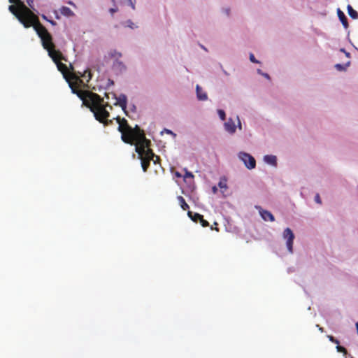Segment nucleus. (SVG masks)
I'll list each match as a JSON object with an SVG mask.
<instances>
[{
    "label": "nucleus",
    "mask_w": 358,
    "mask_h": 358,
    "mask_svg": "<svg viewBox=\"0 0 358 358\" xmlns=\"http://www.w3.org/2000/svg\"><path fill=\"white\" fill-rule=\"evenodd\" d=\"M10 3L16 4L17 6H20L21 8L24 10L25 13L27 14L31 13V10L28 8L22 1L20 0H9Z\"/></svg>",
    "instance_id": "obj_10"
},
{
    "label": "nucleus",
    "mask_w": 358,
    "mask_h": 358,
    "mask_svg": "<svg viewBox=\"0 0 358 358\" xmlns=\"http://www.w3.org/2000/svg\"><path fill=\"white\" fill-rule=\"evenodd\" d=\"M316 327L318 328L320 331H321V332L324 331V328L321 327L319 324H317Z\"/></svg>",
    "instance_id": "obj_34"
},
{
    "label": "nucleus",
    "mask_w": 358,
    "mask_h": 358,
    "mask_svg": "<svg viewBox=\"0 0 358 358\" xmlns=\"http://www.w3.org/2000/svg\"><path fill=\"white\" fill-rule=\"evenodd\" d=\"M255 208L259 210V214L264 221L273 222L275 220L274 216L271 212L262 209L259 206H256Z\"/></svg>",
    "instance_id": "obj_8"
},
{
    "label": "nucleus",
    "mask_w": 358,
    "mask_h": 358,
    "mask_svg": "<svg viewBox=\"0 0 358 358\" xmlns=\"http://www.w3.org/2000/svg\"><path fill=\"white\" fill-rule=\"evenodd\" d=\"M223 71H224V73L225 75H227V76H228V75H229V73H228L226 71H224V70Z\"/></svg>",
    "instance_id": "obj_42"
},
{
    "label": "nucleus",
    "mask_w": 358,
    "mask_h": 358,
    "mask_svg": "<svg viewBox=\"0 0 358 358\" xmlns=\"http://www.w3.org/2000/svg\"><path fill=\"white\" fill-rule=\"evenodd\" d=\"M340 50H341V52H344L348 58H349L350 57V54L349 52H346L344 48H341Z\"/></svg>",
    "instance_id": "obj_29"
},
{
    "label": "nucleus",
    "mask_w": 358,
    "mask_h": 358,
    "mask_svg": "<svg viewBox=\"0 0 358 358\" xmlns=\"http://www.w3.org/2000/svg\"><path fill=\"white\" fill-rule=\"evenodd\" d=\"M184 177L185 178H193L194 176H193L192 173H191V172H189V171L186 170L185 174Z\"/></svg>",
    "instance_id": "obj_26"
},
{
    "label": "nucleus",
    "mask_w": 358,
    "mask_h": 358,
    "mask_svg": "<svg viewBox=\"0 0 358 358\" xmlns=\"http://www.w3.org/2000/svg\"><path fill=\"white\" fill-rule=\"evenodd\" d=\"M238 157L248 169L255 168L256 160L252 155L246 152H241Z\"/></svg>",
    "instance_id": "obj_5"
},
{
    "label": "nucleus",
    "mask_w": 358,
    "mask_h": 358,
    "mask_svg": "<svg viewBox=\"0 0 358 358\" xmlns=\"http://www.w3.org/2000/svg\"><path fill=\"white\" fill-rule=\"evenodd\" d=\"M164 131L166 133V134H173V131L169 130V129H164Z\"/></svg>",
    "instance_id": "obj_33"
},
{
    "label": "nucleus",
    "mask_w": 358,
    "mask_h": 358,
    "mask_svg": "<svg viewBox=\"0 0 358 358\" xmlns=\"http://www.w3.org/2000/svg\"><path fill=\"white\" fill-rule=\"evenodd\" d=\"M224 128L230 134L236 131V125L234 122L230 118L224 123Z\"/></svg>",
    "instance_id": "obj_9"
},
{
    "label": "nucleus",
    "mask_w": 358,
    "mask_h": 358,
    "mask_svg": "<svg viewBox=\"0 0 358 358\" xmlns=\"http://www.w3.org/2000/svg\"><path fill=\"white\" fill-rule=\"evenodd\" d=\"M60 13L62 15L67 17L72 16L73 15V12L66 6H62L60 8Z\"/></svg>",
    "instance_id": "obj_16"
},
{
    "label": "nucleus",
    "mask_w": 358,
    "mask_h": 358,
    "mask_svg": "<svg viewBox=\"0 0 358 358\" xmlns=\"http://www.w3.org/2000/svg\"><path fill=\"white\" fill-rule=\"evenodd\" d=\"M176 176L177 177H178V178H180V177L182 176H181V174H180V173H179L178 172H176Z\"/></svg>",
    "instance_id": "obj_39"
},
{
    "label": "nucleus",
    "mask_w": 358,
    "mask_h": 358,
    "mask_svg": "<svg viewBox=\"0 0 358 358\" xmlns=\"http://www.w3.org/2000/svg\"><path fill=\"white\" fill-rule=\"evenodd\" d=\"M26 2L31 8H34V0H26Z\"/></svg>",
    "instance_id": "obj_27"
},
{
    "label": "nucleus",
    "mask_w": 358,
    "mask_h": 358,
    "mask_svg": "<svg viewBox=\"0 0 358 358\" xmlns=\"http://www.w3.org/2000/svg\"><path fill=\"white\" fill-rule=\"evenodd\" d=\"M283 238L287 240V248L289 252H293V241L294 234L289 228H286L282 234Z\"/></svg>",
    "instance_id": "obj_6"
},
{
    "label": "nucleus",
    "mask_w": 358,
    "mask_h": 358,
    "mask_svg": "<svg viewBox=\"0 0 358 358\" xmlns=\"http://www.w3.org/2000/svg\"><path fill=\"white\" fill-rule=\"evenodd\" d=\"M337 13H338V17L340 21L341 22L342 24L345 27V29H348L349 25H348L347 17L345 16L344 13L338 8Z\"/></svg>",
    "instance_id": "obj_11"
},
{
    "label": "nucleus",
    "mask_w": 358,
    "mask_h": 358,
    "mask_svg": "<svg viewBox=\"0 0 358 358\" xmlns=\"http://www.w3.org/2000/svg\"><path fill=\"white\" fill-rule=\"evenodd\" d=\"M117 8H110V9L109 10L110 13L112 15H113L115 13H116V12H117Z\"/></svg>",
    "instance_id": "obj_31"
},
{
    "label": "nucleus",
    "mask_w": 358,
    "mask_h": 358,
    "mask_svg": "<svg viewBox=\"0 0 358 358\" xmlns=\"http://www.w3.org/2000/svg\"><path fill=\"white\" fill-rule=\"evenodd\" d=\"M196 96L199 100L200 101H206L208 99V96L206 92H204L201 87L196 85Z\"/></svg>",
    "instance_id": "obj_12"
},
{
    "label": "nucleus",
    "mask_w": 358,
    "mask_h": 358,
    "mask_svg": "<svg viewBox=\"0 0 358 358\" xmlns=\"http://www.w3.org/2000/svg\"><path fill=\"white\" fill-rule=\"evenodd\" d=\"M129 2H130V5H131V8H132L133 9H135V5H134V3L131 1V0H129Z\"/></svg>",
    "instance_id": "obj_36"
},
{
    "label": "nucleus",
    "mask_w": 358,
    "mask_h": 358,
    "mask_svg": "<svg viewBox=\"0 0 358 358\" xmlns=\"http://www.w3.org/2000/svg\"><path fill=\"white\" fill-rule=\"evenodd\" d=\"M238 123H239V127H240V129H241V122H240V120L238 118Z\"/></svg>",
    "instance_id": "obj_41"
},
{
    "label": "nucleus",
    "mask_w": 358,
    "mask_h": 358,
    "mask_svg": "<svg viewBox=\"0 0 358 358\" xmlns=\"http://www.w3.org/2000/svg\"><path fill=\"white\" fill-rule=\"evenodd\" d=\"M115 105L120 106L125 113V114L128 115L127 112L126 110L127 105V98L125 94H122L117 98H116V102L115 103Z\"/></svg>",
    "instance_id": "obj_7"
},
{
    "label": "nucleus",
    "mask_w": 358,
    "mask_h": 358,
    "mask_svg": "<svg viewBox=\"0 0 358 358\" xmlns=\"http://www.w3.org/2000/svg\"><path fill=\"white\" fill-rule=\"evenodd\" d=\"M315 201H320V196L318 194H317L315 196Z\"/></svg>",
    "instance_id": "obj_32"
},
{
    "label": "nucleus",
    "mask_w": 358,
    "mask_h": 358,
    "mask_svg": "<svg viewBox=\"0 0 358 358\" xmlns=\"http://www.w3.org/2000/svg\"><path fill=\"white\" fill-rule=\"evenodd\" d=\"M250 60L253 63H259V61L255 59L252 53L250 55Z\"/></svg>",
    "instance_id": "obj_24"
},
{
    "label": "nucleus",
    "mask_w": 358,
    "mask_h": 358,
    "mask_svg": "<svg viewBox=\"0 0 358 358\" xmlns=\"http://www.w3.org/2000/svg\"><path fill=\"white\" fill-rule=\"evenodd\" d=\"M264 161L271 165H276V157L274 155H266Z\"/></svg>",
    "instance_id": "obj_17"
},
{
    "label": "nucleus",
    "mask_w": 358,
    "mask_h": 358,
    "mask_svg": "<svg viewBox=\"0 0 358 358\" xmlns=\"http://www.w3.org/2000/svg\"><path fill=\"white\" fill-rule=\"evenodd\" d=\"M116 120L119 124L118 131L122 134L121 138L125 143L136 145L139 142H146L145 133L138 125L132 128L126 119L120 117H116Z\"/></svg>",
    "instance_id": "obj_2"
},
{
    "label": "nucleus",
    "mask_w": 358,
    "mask_h": 358,
    "mask_svg": "<svg viewBox=\"0 0 358 358\" xmlns=\"http://www.w3.org/2000/svg\"><path fill=\"white\" fill-rule=\"evenodd\" d=\"M200 224L202 227H206L209 226V223L208 221L203 219V217L202 216L201 218H200L199 221Z\"/></svg>",
    "instance_id": "obj_21"
},
{
    "label": "nucleus",
    "mask_w": 358,
    "mask_h": 358,
    "mask_svg": "<svg viewBox=\"0 0 358 358\" xmlns=\"http://www.w3.org/2000/svg\"><path fill=\"white\" fill-rule=\"evenodd\" d=\"M187 215L189 217V218L194 222H198L200 218H201L202 217V215H200L199 213H193L190 210L188 211Z\"/></svg>",
    "instance_id": "obj_14"
},
{
    "label": "nucleus",
    "mask_w": 358,
    "mask_h": 358,
    "mask_svg": "<svg viewBox=\"0 0 358 358\" xmlns=\"http://www.w3.org/2000/svg\"><path fill=\"white\" fill-rule=\"evenodd\" d=\"M348 13L350 17L352 19H357L358 18V13L353 9V8L350 6H348Z\"/></svg>",
    "instance_id": "obj_18"
},
{
    "label": "nucleus",
    "mask_w": 358,
    "mask_h": 358,
    "mask_svg": "<svg viewBox=\"0 0 358 358\" xmlns=\"http://www.w3.org/2000/svg\"><path fill=\"white\" fill-rule=\"evenodd\" d=\"M181 208H182L184 210H186L187 209H188V208H189L188 203H181Z\"/></svg>",
    "instance_id": "obj_28"
},
{
    "label": "nucleus",
    "mask_w": 358,
    "mask_h": 358,
    "mask_svg": "<svg viewBox=\"0 0 358 358\" xmlns=\"http://www.w3.org/2000/svg\"><path fill=\"white\" fill-rule=\"evenodd\" d=\"M212 190L213 192V193H216L217 191V188L216 186H213V188H212Z\"/></svg>",
    "instance_id": "obj_35"
},
{
    "label": "nucleus",
    "mask_w": 358,
    "mask_h": 358,
    "mask_svg": "<svg viewBox=\"0 0 358 358\" xmlns=\"http://www.w3.org/2000/svg\"><path fill=\"white\" fill-rule=\"evenodd\" d=\"M227 179L225 178H222L218 182V187H220L222 193H224L227 189Z\"/></svg>",
    "instance_id": "obj_15"
},
{
    "label": "nucleus",
    "mask_w": 358,
    "mask_h": 358,
    "mask_svg": "<svg viewBox=\"0 0 358 358\" xmlns=\"http://www.w3.org/2000/svg\"><path fill=\"white\" fill-rule=\"evenodd\" d=\"M215 229L217 231H219L218 228H217V227H215Z\"/></svg>",
    "instance_id": "obj_43"
},
{
    "label": "nucleus",
    "mask_w": 358,
    "mask_h": 358,
    "mask_svg": "<svg viewBox=\"0 0 358 358\" xmlns=\"http://www.w3.org/2000/svg\"><path fill=\"white\" fill-rule=\"evenodd\" d=\"M8 9L25 28L33 27L39 37L43 34L42 29H47L39 22L38 17L32 11L31 14H27L20 6L16 4L9 6Z\"/></svg>",
    "instance_id": "obj_3"
},
{
    "label": "nucleus",
    "mask_w": 358,
    "mask_h": 358,
    "mask_svg": "<svg viewBox=\"0 0 358 358\" xmlns=\"http://www.w3.org/2000/svg\"><path fill=\"white\" fill-rule=\"evenodd\" d=\"M126 23L127 24V26L131 29H134L135 27H136L131 20H127Z\"/></svg>",
    "instance_id": "obj_25"
},
{
    "label": "nucleus",
    "mask_w": 358,
    "mask_h": 358,
    "mask_svg": "<svg viewBox=\"0 0 358 358\" xmlns=\"http://www.w3.org/2000/svg\"><path fill=\"white\" fill-rule=\"evenodd\" d=\"M178 199L179 201H182V202L185 201V199L180 196H178Z\"/></svg>",
    "instance_id": "obj_37"
},
{
    "label": "nucleus",
    "mask_w": 358,
    "mask_h": 358,
    "mask_svg": "<svg viewBox=\"0 0 358 358\" xmlns=\"http://www.w3.org/2000/svg\"><path fill=\"white\" fill-rule=\"evenodd\" d=\"M117 65H118L120 68H123V69H125V66H124V64L121 62H116Z\"/></svg>",
    "instance_id": "obj_30"
},
{
    "label": "nucleus",
    "mask_w": 358,
    "mask_h": 358,
    "mask_svg": "<svg viewBox=\"0 0 358 358\" xmlns=\"http://www.w3.org/2000/svg\"><path fill=\"white\" fill-rule=\"evenodd\" d=\"M76 75H78L80 79H81V78L85 79L87 83H88L92 78V73L89 69L85 70L83 73L78 71Z\"/></svg>",
    "instance_id": "obj_13"
},
{
    "label": "nucleus",
    "mask_w": 358,
    "mask_h": 358,
    "mask_svg": "<svg viewBox=\"0 0 358 358\" xmlns=\"http://www.w3.org/2000/svg\"><path fill=\"white\" fill-rule=\"evenodd\" d=\"M42 17H43L44 20H47V21H48V20H49L46 17V16H45V15H42Z\"/></svg>",
    "instance_id": "obj_40"
},
{
    "label": "nucleus",
    "mask_w": 358,
    "mask_h": 358,
    "mask_svg": "<svg viewBox=\"0 0 358 358\" xmlns=\"http://www.w3.org/2000/svg\"><path fill=\"white\" fill-rule=\"evenodd\" d=\"M218 115L222 120H224L226 117L225 113L223 110H218Z\"/></svg>",
    "instance_id": "obj_22"
},
{
    "label": "nucleus",
    "mask_w": 358,
    "mask_h": 358,
    "mask_svg": "<svg viewBox=\"0 0 358 358\" xmlns=\"http://www.w3.org/2000/svg\"><path fill=\"white\" fill-rule=\"evenodd\" d=\"M150 141L146 138V142H139L136 144V152L139 155L141 159V166L143 171H146L150 166L151 160L155 163L154 157L159 159V157L156 156L152 150L149 148Z\"/></svg>",
    "instance_id": "obj_4"
},
{
    "label": "nucleus",
    "mask_w": 358,
    "mask_h": 358,
    "mask_svg": "<svg viewBox=\"0 0 358 358\" xmlns=\"http://www.w3.org/2000/svg\"><path fill=\"white\" fill-rule=\"evenodd\" d=\"M43 34L39 38L41 40L42 45L48 52V55L53 62L57 64L58 70L62 73L64 78L69 83L70 88L73 94H76L82 101L83 105L88 107L94 113L96 120L105 125L109 124L112 120H108L110 116L109 112L106 110V107L112 106L108 103H104L103 99L99 94L88 90H82L79 88L83 85L85 86L83 80L80 79L75 73H71L67 66L61 62L64 59L62 53L55 49V45L52 41V37L47 29H42Z\"/></svg>",
    "instance_id": "obj_1"
},
{
    "label": "nucleus",
    "mask_w": 358,
    "mask_h": 358,
    "mask_svg": "<svg viewBox=\"0 0 358 358\" xmlns=\"http://www.w3.org/2000/svg\"><path fill=\"white\" fill-rule=\"evenodd\" d=\"M327 338H329V340L334 343H336V344H339V341L336 338H335L333 336L331 335H328L327 336Z\"/></svg>",
    "instance_id": "obj_23"
},
{
    "label": "nucleus",
    "mask_w": 358,
    "mask_h": 358,
    "mask_svg": "<svg viewBox=\"0 0 358 358\" xmlns=\"http://www.w3.org/2000/svg\"><path fill=\"white\" fill-rule=\"evenodd\" d=\"M350 64V62L348 61L345 64H336L335 65V68L339 71H345L347 67H348Z\"/></svg>",
    "instance_id": "obj_19"
},
{
    "label": "nucleus",
    "mask_w": 358,
    "mask_h": 358,
    "mask_svg": "<svg viewBox=\"0 0 358 358\" xmlns=\"http://www.w3.org/2000/svg\"><path fill=\"white\" fill-rule=\"evenodd\" d=\"M48 22L52 25H55L57 24L56 22H55L54 20H49Z\"/></svg>",
    "instance_id": "obj_38"
},
{
    "label": "nucleus",
    "mask_w": 358,
    "mask_h": 358,
    "mask_svg": "<svg viewBox=\"0 0 358 358\" xmlns=\"http://www.w3.org/2000/svg\"><path fill=\"white\" fill-rule=\"evenodd\" d=\"M351 358H353V357H351Z\"/></svg>",
    "instance_id": "obj_44"
},
{
    "label": "nucleus",
    "mask_w": 358,
    "mask_h": 358,
    "mask_svg": "<svg viewBox=\"0 0 358 358\" xmlns=\"http://www.w3.org/2000/svg\"><path fill=\"white\" fill-rule=\"evenodd\" d=\"M336 350L338 352H342L345 356L348 354L347 350L344 347L339 345V344H337Z\"/></svg>",
    "instance_id": "obj_20"
}]
</instances>
